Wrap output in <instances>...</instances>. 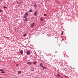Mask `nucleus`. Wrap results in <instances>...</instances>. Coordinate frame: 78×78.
I'll return each instance as SVG.
<instances>
[{
	"label": "nucleus",
	"instance_id": "1",
	"mask_svg": "<svg viewBox=\"0 0 78 78\" xmlns=\"http://www.w3.org/2000/svg\"><path fill=\"white\" fill-rule=\"evenodd\" d=\"M30 50H28L27 51V55H30Z\"/></svg>",
	"mask_w": 78,
	"mask_h": 78
},
{
	"label": "nucleus",
	"instance_id": "2",
	"mask_svg": "<svg viewBox=\"0 0 78 78\" xmlns=\"http://www.w3.org/2000/svg\"><path fill=\"white\" fill-rule=\"evenodd\" d=\"M28 13L27 12V13H25V14H24V16H28Z\"/></svg>",
	"mask_w": 78,
	"mask_h": 78
},
{
	"label": "nucleus",
	"instance_id": "3",
	"mask_svg": "<svg viewBox=\"0 0 78 78\" xmlns=\"http://www.w3.org/2000/svg\"><path fill=\"white\" fill-rule=\"evenodd\" d=\"M43 66V65H42V63H40V66L41 67H42Z\"/></svg>",
	"mask_w": 78,
	"mask_h": 78
},
{
	"label": "nucleus",
	"instance_id": "4",
	"mask_svg": "<svg viewBox=\"0 0 78 78\" xmlns=\"http://www.w3.org/2000/svg\"><path fill=\"white\" fill-rule=\"evenodd\" d=\"M24 20L25 21H26V22H27V21L28 20V19L26 18Z\"/></svg>",
	"mask_w": 78,
	"mask_h": 78
},
{
	"label": "nucleus",
	"instance_id": "5",
	"mask_svg": "<svg viewBox=\"0 0 78 78\" xmlns=\"http://www.w3.org/2000/svg\"><path fill=\"white\" fill-rule=\"evenodd\" d=\"M37 11H36L34 13V16H36L37 15Z\"/></svg>",
	"mask_w": 78,
	"mask_h": 78
},
{
	"label": "nucleus",
	"instance_id": "6",
	"mask_svg": "<svg viewBox=\"0 0 78 78\" xmlns=\"http://www.w3.org/2000/svg\"><path fill=\"white\" fill-rule=\"evenodd\" d=\"M34 25H35V23H33L32 24H31V27H33L34 26Z\"/></svg>",
	"mask_w": 78,
	"mask_h": 78
},
{
	"label": "nucleus",
	"instance_id": "7",
	"mask_svg": "<svg viewBox=\"0 0 78 78\" xmlns=\"http://www.w3.org/2000/svg\"><path fill=\"white\" fill-rule=\"evenodd\" d=\"M27 64H29V65H31V63L30 62H27Z\"/></svg>",
	"mask_w": 78,
	"mask_h": 78
},
{
	"label": "nucleus",
	"instance_id": "8",
	"mask_svg": "<svg viewBox=\"0 0 78 78\" xmlns=\"http://www.w3.org/2000/svg\"><path fill=\"white\" fill-rule=\"evenodd\" d=\"M34 5L35 7H36V3H34Z\"/></svg>",
	"mask_w": 78,
	"mask_h": 78
},
{
	"label": "nucleus",
	"instance_id": "9",
	"mask_svg": "<svg viewBox=\"0 0 78 78\" xmlns=\"http://www.w3.org/2000/svg\"><path fill=\"white\" fill-rule=\"evenodd\" d=\"M42 69H46V67H44V66H43L42 67Z\"/></svg>",
	"mask_w": 78,
	"mask_h": 78
},
{
	"label": "nucleus",
	"instance_id": "10",
	"mask_svg": "<svg viewBox=\"0 0 78 78\" xmlns=\"http://www.w3.org/2000/svg\"><path fill=\"white\" fill-rule=\"evenodd\" d=\"M40 20H41V21H42V20H44V19H43V18H42V17H41V18H40Z\"/></svg>",
	"mask_w": 78,
	"mask_h": 78
},
{
	"label": "nucleus",
	"instance_id": "11",
	"mask_svg": "<svg viewBox=\"0 0 78 78\" xmlns=\"http://www.w3.org/2000/svg\"><path fill=\"white\" fill-rule=\"evenodd\" d=\"M20 53L21 54H22L23 53V51L22 50L20 51Z\"/></svg>",
	"mask_w": 78,
	"mask_h": 78
},
{
	"label": "nucleus",
	"instance_id": "12",
	"mask_svg": "<svg viewBox=\"0 0 78 78\" xmlns=\"http://www.w3.org/2000/svg\"><path fill=\"white\" fill-rule=\"evenodd\" d=\"M57 76H59V77H61V76H60L59 74H57Z\"/></svg>",
	"mask_w": 78,
	"mask_h": 78
},
{
	"label": "nucleus",
	"instance_id": "13",
	"mask_svg": "<svg viewBox=\"0 0 78 78\" xmlns=\"http://www.w3.org/2000/svg\"><path fill=\"white\" fill-rule=\"evenodd\" d=\"M18 73H19V74L21 73V71H18Z\"/></svg>",
	"mask_w": 78,
	"mask_h": 78
},
{
	"label": "nucleus",
	"instance_id": "14",
	"mask_svg": "<svg viewBox=\"0 0 78 78\" xmlns=\"http://www.w3.org/2000/svg\"><path fill=\"white\" fill-rule=\"evenodd\" d=\"M27 34H24V36H27Z\"/></svg>",
	"mask_w": 78,
	"mask_h": 78
},
{
	"label": "nucleus",
	"instance_id": "15",
	"mask_svg": "<svg viewBox=\"0 0 78 78\" xmlns=\"http://www.w3.org/2000/svg\"><path fill=\"white\" fill-rule=\"evenodd\" d=\"M1 73H5L4 71H2Z\"/></svg>",
	"mask_w": 78,
	"mask_h": 78
},
{
	"label": "nucleus",
	"instance_id": "16",
	"mask_svg": "<svg viewBox=\"0 0 78 78\" xmlns=\"http://www.w3.org/2000/svg\"><path fill=\"white\" fill-rule=\"evenodd\" d=\"M29 12H32V10L31 9L29 10Z\"/></svg>",
	"mask_w": 78,
	"mask_h": 78
},
{
	"label": "nucleus",
	"instance_id": "17",
	"mask_svg": "<svg viewBox=\"0 0 78 78\" xmlns=\"http://www.w3.org/2000/svg\"><path fill=\"white\" fill-rule=\"evenodd\" d=\"M63 32L62 31V33L61 34V35H63Z\"/></svg>",
	"mask_w": 78,
	"mask_h": 78
},
{
	"label": "nucleus",
	"instance_id": "18",
	"mask_svg": "<svg viewBox=\"0 0 78 78\" xmlns=\"http://www.w3.org/2000/svg\"><path fill=\"white\" fill-rule=\"evenodd\" d=\"M33 63L34 64H36V62H34Z\"/></svg>",
	"mask_w": 78,
	"mask_h": 78
},
{
	"label": "nucleus",
	"instance_id": "19",
	"mask_svg": "<svg viewBox=\"0 0 78 78\" xmlns=\"http://www.w3.org/2000/svg\"><path fill=\"white\" fill-rule=\"evenodd\" d=\"M3 8H7V7H5V6L3 7Z\"/></svg>",
	"mask_w": 78,
	"mask_h": 78
},
{
	"label": "nucleus",
	"instance_id": "20",
	"mask_svg": "<svg viewBox=\"0 0 78 78\" xmlns=\"http://www.w3.org/2000/svg\"><path fill=\"white\" fill-rule=\"evenodd\" d=\"M44 16H47V15H46V14H44Z\"/></svg>",
	"mask_w": 78,
	"mask_h": 78
},
{
	"label": "nucleus",
	"instance_id": "21",
	"mask_svg": "<svg viewBox=\"0 0 78 78\" xmlns=\"http://www.w3.org/2000/svg\"><path fill=\"white\" fill-rule=\"evenodd\" d=\"M17 28H16L15 29V31H17Z\"/></svg>",
	"mask_w": 78,
	"mask_h": 78
},
{
	"label": "nucleus",
	"instance_id": "22",
	"mask_svg": "<svg viewBox=\"0 0 78 78\" xmlns=\"http://www.w3.org/2000/svg\"><path fill=\"white\" fill-rule=\"evenodd\" d=\"M31 70L32 71H33V69H31Z\"/></svg>",
	"mask_w": 78,
	"mask_h": 78
},
{
	"label": "nucleus",
	"instance_id": "23",
	"mask_svg": "<svg viewBox=\"0 0 78 78\" xmlns=\"http://www.w3.org/2000/svg\"><path fill=\"white\" fill-rule=\"evenodd\" d=\"M3 71V70H2V69H0V71Z\"/></svg>",
	"mask_w": 78,
	"mask_h": 78
},
{
	"label": "nucleus",
	"instance_id": "24",
	"mask_svg": "<svg viewBox=\"0 0 78 78\" xmlns=\"http://www.w3.org/2000/svg\"><path fill=\"white\" fill-rule=\"evenodd\" d=\"M0 12H2V10H0Z\"/></svg>",
	"mask_w": 78,
	"mask_h": 78
},
{
	"label": "nucleus",
	"instance_id": "25",
	"mask_svg": "<svg viewBox=\"0 0 78 78\" xmlns=\"http://www.w3.org/2000/svg\"><path fill=\"white\" fill-rule=\"evenodd\" d=\"M24 18H25L26 17V16H24L23 17Z\"/></svg>",
	"mask_w": 78,
	"mask_h": 78
},
{
	"label": "nucleus",
	"instance_id": "26",
	"mask_svg": "<svg viewBox=\"0 0 78 78\" xmlns=\"http://www.w3.org/2000/svg\"><path fill=\"white\" fill-rule=\"evenodd\" d=\"M17 3L18 4H19V2H17Z\"/></svg>",
	"mask_w": 78,
	"mask_h": 78
},
{
	"label": "nucleus",
	"instance_id": "27",
	"mask_svg": "<svg viewBox=\"0 0 78 78\" xmlns=\"http://www.w3.org/2000/svg\"><path fill=\"white\" fill-rule=\"evenodd\" d=\"M13 61V62H16L15 61Z\"/></svg>",
	"mask_w": 78,
	"mask_h": 78
},
{
	"label": "nucleus",
	"instance_id": "28",
	"mask_svg": "<svg viewBox=\"0 0 78 78\" xmlns=\"http://www.w3.org/2000/svg\"><path fill=\"white\" fill-rule=\"evenodd\" d=\"M16 66H19V65L17 64V65H16Z\"/></svg>",
	"mask_w": 78,
	"mask_h": 78
},
{
	"label": "nucleus",
	"instance_id": "29",
	"mask_svg": "<svg viewBox=\"0 0 78 78\" xmlns=\"http://www.w3.org/2000/svg\"><path fill=\"white\" fill-rule=\"evenodd\" d=\"M6 37L7 38H8V37Z\"/></svg>",
	"mask_w": 78,
	"mask_h": 78
},
{
	"label": "nucleus",
	"instance_id": "30",
	"mask_svg": "<svg viewBox=\"0 0 78 78\" xmlns=\"http://www.w3.org/2000/svg\"><path fill=\"white\" fill-rule=\"evenodd\" d=\"M61 78H63V77H61Z\"/></svg>",
	"mask_w": 78,
	"mask_h": 78
},
{
	"label": "nucleus",
	"instance_id": "31",
	"mask_svg": "<svg viewBox=\"0 0 78 78\" xmlns=\"http://www.w3.org/2000/svg\"><path fill=\"white\" fill-rule=\"evenodd\" d=\"M0 78H2V77H0Z\"/></svg>",
	"mask_w": 78,
	"mask_h": 78
},
{
	"label": "nucleus",
	"instance_id": "32",
	"mask_svg": "<svg viewBox=\"0 0 78 78\" xmlns=\"http://www.w3.org/2000/svg\"><path fill=\"white\" fill-rule=\"evenodd\" d=\"M1 1H3V0H0Z\"/></svg>",
	"mask_w": 78,
	"mask_h": 78
}]
</instances>
